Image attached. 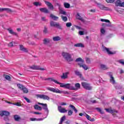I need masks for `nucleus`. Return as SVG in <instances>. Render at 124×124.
Segmentation results:
<instances>
[{
	"instance_id": "1",
	"label": "nucleus",
	"mask_w": 124,
	"mask_h": 124,
	"mask_svg": "<svg viewBox=\"0 0 124 124\" xmlns=\"http://www.w3.org/2000/svg\"><path fill=\"white\" fill-rule=\"evenodd\" d=\"M63 87H65V89L71 90V91H78V90L80 89L81 85L78 83H77L75 84V87H73L71 84L66 83V85L63 86Z\"/></svg>"
},
{
	"instance_id": "2",
	"label": "nucleus",
	"mask_w": 124,
	"mask_h": 124,
	"mask_svg": "<svg viewBox=\"0 0 124 124\" xmlns=\"http://www.w3.org/2000/svg\"><path fill=\"white\" fill-rule=\"evenodd\" d=\"M62 56L68 62H72L73 61V58H71V54L68 53L63 52L62 53Z\"/></svg>"
},
{
	"instance_id": "3",
	"label": "nucleus",
	"mask_w": 124,
	"mask_h": 124,
	"mask_svg": "<svg viewBox=\"0 0 124 124\" xmlns=\"http://www.w3.org/2000/svg\"><path fill=\"white\" fill-rule=\"evenodd\" d=\"M50 25L51 27H56L59 30H62V27L60 25V23L56 22L55 21H50Z\"/></svg>"
},
{
	"instance_id": "4",
	"label": "nucleus",
	"mask_w": 124,
	"mask_h": 124,
	"mask_svg": "<svg viewBox=\"0 0 124 124\" xmlns=\"http://www.w3.org/2000/svg\"><path fill=\"white\" fill-rule=\"evenodd\" d=\"M46 80H49L50 81H52L53 82H54V83H55V84H58V85H60L61 88H65V87H63V86H65V85H66V84L61 83V82L58 81V80H55V79H54L52 78H49L46 79Z\"/></svg>"
},
{
	"instance_id": "5",
	"label": "nucleus",
	"mask_w": 124,
	"mask_h": 124,
	"mask_svg": "<svg viewBox=\"0 0 124 124\" xmlns=\"http://www.w3.org/2000/svg\"><path fill=\"white\" fill-rule=\"evenodd\" d=\"M81 86L85 89V90H87L88 91H91L93 87L90 85V84L87 82H82Z\"/></svg>"
},
{
	"instance_id": "6",
	"label": "nucleus",
	"mask_w": 124,
	"mask_h": 124,
	"mask_svg": "<svg viewBox=\"0 0 124 124\" xmlns=\"http://www.w3.org/2000/svg\"><path fill=\"white\" fill-rule=\"evenodd\" d=\"M46 89L47 90V91H50L53 93H62V91L58 89H55L52 87H46Z\"/></svg>"
},
{
	"instance_id": "7",
	"label": "nucleus",
	"mask_w": 124,
	"mask_h": 124,
	"mask_svg": "<svg viewBox=\"0 0 124 124\" xmlns=\"http://www.w3.org/2000/svg\"><path fill=\"white\" fill-rule=\"evenodd\" d=\"M36 96L38 98H42V99H44V100H49V99H50L49 96L44 94H37Z\"/></svg>"
},
{
	"instance_id": "8",
	"label": "nucleus",
	"mask_w": 124,
	"mask_h": 124,
	"mask_svg": "<svg viewBox=\"0 0 124 124\" xmlns=\"http://www.w3.org/2000/svg\"><path fill=\"white\" fill-rule=\"evenodd\" d=\"M38 104H39V105H42V106H43V108L44 109V110H45V111L47 113H49V109H48V106L47 105V104L38 103Z\"/></svg>"
},
{
	"instance_id": "9",
	"label": "nucleus",
	"mask_w": 124,
	"mask_h": 124,
	"mask_svg": "<svg viewBox=\"0 0 124 124\" xmlns=\"http://www.w3.org/2000/svg\"><path fill=\"white\" fill-rule=\"evenodd\" d=\"M105 110L108 113H110V114H114V113H118V111L116 109H112V108H105Z\"/></svg>"
},
{
	"instance_id": "10",
	"label": "nucleus",
	"mask_w": 124,
	"mask_h": 124,
	"mask_svg": "<svg viewBox=\"0 0 124 124\" xmlns=\"http://www.w3.org/2000/svg\"><path fill=\"white\" fill-rule=\"evenodd\" d=\"M115 5H116V6L124 7V2H122L120 0H117L115 2Z\"/></svg>"
},
{
	"instance_id": "11",
	"label": "nucleus",
	"mask_w": 124,
	"mask_h": 124,
	"mask_svg": "<svg viewBox=\"0 0 124 124\" xmlns=\"http://www.w3.org/2000/svg\"><path fill=\"white\" fill-rule=\"evenodd\" d=\"M108 74H109L110 76V82L111 84L113 85H114V84H116V81L115 80V78H114V77L113 76H112V73H108Z\"/></svg>"
},
{
	"instance_id": "12",
	"label": "nucleus",
	"mask_w": 124,
	"mask_h": 124,
	"mask_svg": "<svg viewBox=\"0 0 124 124\" xmlns=\"http://www.w3.org/2000/svg\"><path fill=\"white\" fill-rule=\"evenodd\" d=\"M7 30L9 31L10 34H13V35H16V36H18V33L13 31V30H12L11 28L7 29Z\"/></svg>"
},
{
	"instance_id": "13",
	"label": "nucleus",
	"mask_w": 124,
	"mask_h": 124,
	"mask_svg": "<svg viewBox=\"0 0 124 124\" xmlns=\"http://www.w3.org/2000/svg\"><path fill=\"white\" fill-rule=\"evenodd\" d=\"M46 4L48 6L49 9H51L53 10L54 9V6L52 4V3L50 2L45 1Z\"/></svg>"
},
{
	"instance_id": "14",
	"label": "nucleus",
	"mask_w": 124,
	"mask_h": 124,
	"mask_svg": "<svg viewBox=\"0 0 124 124\" xmlns=\"http://www.w3.org/2000/svg\"><path fill=\"white\" fill-rule=\"evenodd\" d=\"M30 68H31V69H38L39 70H41V71L45 70V69L40 68V67H39V66H36L34 65L31 66Z\"/></svg>"
},
{
	"instance_id": "15",
	"label": "nucleus",
	"mask_w": 124,
	"mask_h": 124,
	"mask_svg": "<svg viewBox=\"0 0 124 124\" xmlns=\"http://www.w3.org/2000/svg\"><path fill=\"white\" fill-rule=\"evenodd\" d=\"M58 110L60 113H65L67 112V110L61 106L58 107Z\"/></svg>"
},
{
	"instance_id": "16",
	"label": "nucleus",
	"mask_w": 124,
	"mask_h": 124,
	"mask_svg": "<svg viewBox=\"0 0 124 124\" xmlns=\"http://www.w3.org/2000/svg\"><path fill=\"white\" fill-rule=\"evenodd\" d=\"M76 18L78 20L81 21V22H85V20H84L83 17H81V15H80V14L78 13L77 14Z\"/></svg>"
},
{
	"instance_id": "17",
	"label": "nucleus",
	"mask_w": 124,
	"mask_h": 124,
	"mask_svg": "<svg viewBox=\"0 0 124 124\" xmlns=\"http://www.w3.org/2000/svg\"><path fill=\"white\" fill-rule=\"evenodd\" d=\"M69 72H67L62 74V76H61L62 79H67Z\"/></svg>"
},
{
	"instance_id": "18",
	"label": "nucleus",
	"mask_w": 124,
	"mask_h": 124,
	"mask_svg": "<svg viewBox=\"0 0 124 124\" xmlns=\"http://www.w3.org/2000/svg\"><path fill=\"white\" fill-rule=\"evenodd\" d=\"M103 51H106V52H107L108 55H113L114 54V52H112L111 51H110V49H109V48H107V47H104Z\"/></svg>"
},
{
	"instance_id": "19",
	"label": "nucleus",
	"mask_w": 124,
	"mask_h": 124,
	"mask_svg": "<svg viewBox=\"0 0 124 124\" xmlns=\"http://www.w3.org/2000/svg\"><path fill=\"white\" fill-rule=\"evenodd\" d=\"M20 49L21 50V51H22V52H25V53H28V52L29 51L27 49V48L24 47V46L23 45L20 46Z\"/></svg>"
},
{
	"instance_id": "20",
	"label": "nucleus",
	"mask_w": 124,
	"mask_h": 124,
	"mask_svg": "<svg viewBox=\"0 0 124 124\" xmlns=\"http://www.w3.org/2000/svg\"><path fill=\"white\" fill-rule=\"evenodd\" d=\"M40 11H41V12H43L44 13H49V11H48V9H47L46 8H40Z\"/></svg>"
},
{
	"instance_id": "21",
	"label": "nucleus",
	"mask_w": 124,
	"mask_h": 124,
	"mask_svg": "<svg viewBox=\"0 0 124 124\" xmlns=\"http://www.w3.org/2000/svg\"><path fill=\"white\" fill-rule=\"evenodd\" d=\"M78 64L79 65L80 67H83L84 70H88V69L89 68L88 67V66L86 65L85 64H80L78 63Z\"/></svg>"
},
{
	"instance_id": "22",
	"label": "nucleus",
	"mask_w": 124,
	"mask_h": 124,
	"mask_svg": "<svg viewBox=\"0 0 124 124\" xmlns=\"http://www.w3.org/2000/svg\"><path fill=\"white\" fill-rule=\"evenodd\" d=\"M59 10V13L60 14H62V15H66V12L63 11V9H62V8L60 7Z\"/></svg>"
},
{
	"instance_id": "23",
	"label": "nucleus",
	"mask_w": 124,
	"mask_h": 124,
	"mask_svg": "<svg viewBox=\"0 0 124 124\" xmlns=\"http://www.w3.org/2000/svg\"><path fill=\"white\" fill-rule=\"evenodd\" d=\"M9 112L4 111V116H6V118H4L5 121H8V118H7L8 116H9Z\"/></svg>"
},
{
	"instance_id": "24",
	"label": "nucleus",
	"mask_w": 124,
	"mask_h": 124,
	"mask_svg": "<svg viewBox=\"0 0 124 124\" xmlns=\"http://www.w3.org/2000/svg\"><path fill=\"white\" fill-rule=\"evenodd\" d=\"M98 7H99V8H100V9L102 10H107V9H108V8L104 6V5L102 4H99Z\"/></svg>"
},
{
	"instance_id": "25",
	"label": "nucleus",
	"mask_w": 124,
	"mask_h": 124,
	"mask_svg": "<svg viewBox=\"0 0 124 124\" xmlns=\"http://www.w3.org/2000/svg\"><path fill=\"white\" fill-rule=\"evenodd\" d=\"M50 18H51V19H53V20H54V21H57L59 19V17L56 16L53 14L50 15Z\"/></svg>"
},
{
	"instance_id": "26",
	"label": "nucleus",
	"mask_w": 124,
	"mask_h": 124,
	"mask_svg": "<svg viewBox=\"0 0 124 124\" xmlns=\"http://www.w3.org/2000/svg\"><path fill=\"white\" fill-rule=\"evenodd\" d=\"M100 68L101 69H102L103 70H106L108 68V67L105 64H101Z\"/></svg>"
},
{
	"instance_id": "27",
	"label": "nucleus",
	"mask_w": 124,
	"mask_h": 124,
	"mask_svg": "<svg viewBox=\"0 0 124 124\" xmlns=\"http://www.w3.org/2000/svg\"><path fill=\"white\" fill-rule=\"evenodd\" d=\"M34 109H35V110H39V111H41V110H42V108H41V107L36 105H35L34 106Z\"/></svg>"
},
{
	"instance_id": "28",
	"label": "nucleus",
	"mask_w": 124,
	"mask_h": 124,
	"mask_svg": "<svg viewBox=\"0 0 124 124\" xmlns=\"http://www.w3.org/2000/svg\"><path fill=\"white\" fill-rule=\"evenodd\" d=\"M75 47H81V48H84V46L82 43L76 44L74 45Z\"/></svg>"
},
{
	"instance_id": "29",
	"label": "nucleus",
	"mask_w": 124,
	"mask_h": 124,
	"mask_svg": "<svg viewBox=\"0 0 124 124\" xmlns=\"http://www.w3.org/2000/svg\"><path fill=\"white\" fill-rule=\"evenodd\" d=\"M5 102H6V103H9V104H13L14 105H16V106H21V104H20V103H16L14 104L7 101H5Z\"/></svg>"
},
{
	"instance_id": "30",
	"label": "nucleus",
	"mask_w": 124,
	"mask_h": 124,
	"mask_svg": "<svg viewBox=\"0 0 124 124\" xmlns=\"http://www.w3.org/2000/svg\"><path fill=\"white\" fill-rule=\"evenodd\" d=\"M53 41H59V40H61V37L60 36H55L53 37Z\"/></svg>"
},
{
	"instance_id": "31",
	"label": "nucleus",
	"mask_w": 124,
	"mask_h": 124,
	"mask_svg": "<svg viewBox=\"0 0 124 124\" xmlns=\"http://www.w3.org/2000/svg\"><path fill=\"white\" fill-rule=\"evenodd\" d=\"M76 62H81V63H84V62H85V61H84L81 58H78V59H76Z\"/></svg>"
},
{
	"instance_id": "32",
	"label": "nucleus",
	"mask_w": 124,
	"mask_h": 124,
	"mask_svg": "<svg viewBox=\"0 0 124 124\" xmlns=\"http://www.w3.org/2000/svg\"><path fill=\"white\" fill-rule=\"evenodd\" d=\"M115 10L116 11H117V12H118V13H120V14H123V13H124V10L122 9H120L119 10L115 9Z\"/></svg>"
},
{
	"instance_id": "33",
	"label": "nucleus",
	"mask_w": 124,
	"mask_h": 124,
	"mask_svg": "<svg viewBox=\"0 0 124 124\" xmlns=\"http://www.w3.org/2000/svg\"><path fill=\"white\" fill-rule=\"evenodd\" d=\"M96 110H97V111H98V112L100 113V114H104V111H103V110H102V109H101V108H96Z\"/></svg>"
},
{
	"instance_id": "34",
	"label": "nucleus",
	"mask_w": 124,
	"mask_h": 124,
	"mask_svg": "<svg viewBox=\"0 0 124 124\" xmlns=\"http://www.w3.org/2000/svg\"><path fill=\"white\" fill-rule=\"evenodd\" d=\"M33 4L35 6H41L42 5V4L39 2H34Z\"/></svg>"
},
{
	"instance_id": "35",
	"label": "nucleus",
	"mask_w": 124,
	"mask_h": 124,
	"mask_svg": "<svg viewBox=\"0 0 124 124\" xmlns=\"http://www.w3.org/2000/svg\"><path fill=\"white\" fill-rule=\"evenodd\" d=\"M65 119H66L65 116H63L61 118V119L60 120V124H62V122H64V121H65Z\"/></svg>"
},
{
	"instance_id": "36",
	"label": "nucleus",
	"mask_w": 124,
	"mask_h": 124,
	"mask_svg": "<svg viewBox=\"0 0 124 124\" xmlns=\"http://www.w3.org/2000/svg\"><path fill=\"white\" fill-rule=\"evenodd\" d=\"M4 11H6V12H8V13H11V12H13L11 9L10 8H4Z\"/></svg>"
},
{
	"instance_id": "37",
	"label": "nucleus",
	"mask_w": 124,
	"mask_h": 124,
	"mask_svg": "<svg viewBox=\"0 0 124 124\" xmlns=\"http://www.w3.org/2000/svg\"><path fill=\"white\" fill-rule=\"evenodd\" d=\"M64 6L65 8H69L70 7V4L68 3L65 2L64 3Z\"/></svg>"
},
{
	"instance_id": "38",
	"label": "nucleus",
	"mask_w": 124,
	"mask_h": 124,
	"mask_svg": "<svg viewBox=\"0 0 124 124\" xmlns=\"http://www.w3.org/2000/svg\"><path fill=\"white\" fill-rule=\"evenodd\" d=\"M50 41H51V40L49 39H46L44 40V44H48Z\"/></svg>"
},
{
	"instance_id": "39",
	"label": "nucleus",
	"mask_w": 124,
	"mask_h": 124,
	"mask_svg": "<svg viewBox=\"0 0 124 124\" xmlns=\"http://www.w3.org/2000/svg\"><path fill=\"white\" fill-rule=\"evenodd\" d=\"M22 91H23L24 93H29V90H28V89L25 87L23 88Z\"/></svg>"
},
{
	"instance_id": "40",
	"label": "nucleus",
	"mask_w": 124,
	"mask_h": 124,
	"mask_svg": "<svg viewBox=\"0 0 124 124\" xmlns=\"http://www.w3.org/2000/svg\"><path fill=\"white\" fill-rule=\"evenodd\" d=\"M61 18L64 22H66L67 21V17L64 16H61Z\"/></svg>"
},
{
	"instance_id": "41",
	"label": "nucleus",
	"mask_w": 124,
	"mask_h": 124,
	"mask_svg": "<svg viewBox=\"0 0 124 124\" xmlns=\"http://www.w3.org/2000/svg\"><path fill=\"white\" fill-rule=\"evenodd\" d=\"M4 78L8 80V81H11V78L8 75H5L4 76Z\"/></svg>"
},
{
	"instance_id": "42",
	"label": "nucleus",
	"mask_w": 124,
	"mask_h": 124,
	"mask_svg": "<svg viewBox=\"0 0 124 124\" xmlns=\"http://www.w3.org/2000/svg\"><path fill=\"white\" fill-rule=\"evenodd\" d=\"M100 31L102 34H105V32H106V31H105V29L102 28L100 30Z\"/></svg>"
},
{
	"instance_id": "43",
	"label": "nucleus",
	"mask_w": 124,
	"mask_h": 124,
	"mask_svg": "<svg viewBox=\"0 0 124 124\" xmlns=\"http://www.w3.org/2000/svg\"><path fill=\"white\" fill-rule=\"evenodd\" d=\"M14 119L15 121H20V120H21V118H20L18 115H15L14 116Z\"/></svg>"
},
{
	"instance_id": "44",
	"label": "nucleus",
	"mask_w": 124,
	"mask_h": 124,
	"mask_svg": "<svg viewBox=\"0 0 124 124\" xmlns=\"http://www.w3.org/2000/svg\"><path fill=\"white\" fill-rule=\"evenodd\" d=\"M17 87L18 88H19V89H20V90H23L24 88V86H23V85L22 84H17Z\"/></svg>"
},
{
	"instance_id": "45",
	"label": "nucleus",
	"mask_w": 124,
	"mask_h": 124,
	"mask_svg": "<svg viewBox=\"0 0 124 124\" xmlns=\"http://www.w3.org/2000/svg\"><path fill=\"white\" fill-rule=\"evenodd\" d=\"M101 22H106V23H110V20L105 19H101Z\"/></svg>"
},
{
	"instance_id": "46",
	"label": "nucleus",
	"mask_w": 124,
	"mask_h": 124,
	"mask_svg": "<svg viewBox=\"0 0 124 124\" xmlns=\"http://www.w3.org/2000/svg\"><path fill=\"white\" fill-rule=\"evenodd\" d=\"M85 61L87 63H91V59L89 58H86Z\"/></svg>"
},
{
	"instance_id": "47",
	"label": "nucleus",
	"mask_w": 124,
	"mask_h": 124,
	"mask_svg": "<svg viewBox=\"0 0 124 124\" xmlns=\"http://www.w3.org/2000/svg\"><path fill=\"white\" fill-rule=\"evenodd\" d=\"M66 26L67 28H70V27L72 26V24H71L70 22H68L66 24Z\"/></svg>"
},
{
	"instance_id": "48",
	"label": "nucleus",
	"mask_w": 124,
	"mask_h": 124,
	"mask_svg": "<svg viewBox=\"0 0 124 124\" xmlns=\"http://www.w3.org/2000/svg\"><path fill=\"white\" fill-rule=\"evenodd\" d=\"M75 73L76 75H78V76H81V73H80L78 70L75 71Z\"/></svg>"
},
{
	"instance_id": "49",
	"label": "nucleus",
	"mask_w": 124,
	"mask_h": 124,
	"mask_svg": "<svg viewBox=\"0 0 124 124\" xmlns=\"http://www.w3.org/2000/svg\"><path fill=\"white\" fill-rule=\"evenodd\" d=\"M73 114V111L71 110H69L68 112V116H71Z\"/></svg>"
},
{
	"instance_id": "50",
	"label": "nucleus",
	"mask_w": 124,
	"mask_h": 124,
	"mask_svg": "<svg viewBox=\"0 0 124 124\" xmlns=\"http://www.w3.org/2000/svg\"><path fill=\"white\" fill-rule=\"evenodd\" d=\"M106 1L108 3H112L115 1V0H106Z\"/></svg>"
},
{
	"instance_id": "51",
	"label": "nucleus",
	"mask_w": 124,
	"mask_h": 124,
	"mask_svg": "<svg viewBox=\"0 0 124 124\" xmlns=\"http://www.w3.org/2000/svg\"><path fill=\"white\" fill-rule=\"evenodd\" d=\"M119 63H121L123 65H124V60H121L119 61Z\"/></svg>"
},
{
	"instance_id": "52",
	"label": "nucleus",
	"mask_w": 124,
	"mask_h": 124,
	"mask_svg": "<svg viewBox=\"0 0 124 124\" xmlns=\"http://www.w3.org/2000/svg\"><path fill=\"white\" fill-rule=\"evenodd\" d=\"M9 47H13L14 46L13 45V42H10L8 45Z\"/></svg>"
},
{
	"instance_id": "53",
	"label": "nucleus",
	"mask_w": 124,
	"mask_h": 124,
	"mask_svg": "<svg viewBox=\"0 0 124 124\" xmlns=\"http://www.w3.org/2000/svg\"><path fill=\"white\" fill-rule=\"evenodd\" d=\"M86 118L89 121H91V116L90 115L86 114Z\"/></svg>"
},
{
	"instance_id": "54",
	"label": "nucleus",
	"mask_w": 124,
	"mask_h": 124,
	"mask_svg": "<svg viewBox=\"0 0 124 124\" xmlns=\"http://www.w3.org/2000/svg\"><path fill=\"white\" fill-rule=\"evenodd\" d=\"M0 116L2 117V116H4V111H0Z\"/></svg>"
},
{
	"instance_id": "55",
	"label": "nucleus",
	"mask_w": 124,
	"mask_h": 124,
	"mask_svg": "<svg viewBox=\"0 0 124 124\" xmlns=\"http://www.w3.org/2000/svg\"><path fill=\"white\" fill-rule=\"evenodd\" d=\"M78 33H79V35H84V34H85L84 33V31H79L78 32Z\"/></svg>"
},
{
	"instance_id": "56",
	"label": "nucleus",
	"mask_w": 124,
	"mask_h": 124,
	"mask_svg": "<svg viewBox=\"0 0 124 124\" xmlns=\"http://www.w3.org/2000/svg\"><path fill=\"white\" fill-rule=\"evenodd\" d=\"M24 99H25V100H26L27 102H28V103H30V102H31L30 99H29L28 98L26 97H24Z\"/></svg>"
},
{
	"instance_id": "57",
	"label": "nucleus",
	"mask_w": 124,
	"mask_h": 124,
	"mask_svg": "<svg viewBox=\"0 0 124 124\" xmlns=\"http://www.w3.org/2000/svg\"><path fill=\"white\" fill-rule=\"evenodd\" d=\"M69 107L72 108L73 110H74L75 109V107L72 105H70Z\"/></svg>"
},
{
	"instance_id": "58",
	"label": "nucleus",
	"mask_w": 124,
	"mask_h": 124,
	"mask_svg": "<svg viewBox=\"0 0 124 124\" xmlns=\"http://www.w3.org/2000/svg\"><path fill=\"white\" fill-rule=\"evenodd\" d=\"M56 5H57V6H59V9H60V7H62L61 5V3H56Z\"/></svg>"
},
{
	"instance_id": "59",
	"label": "nucleus",
	"mask_w": 124,
	"mask_h": 124,
	"mask_svg": "<svg viewBox=\"0 0 124 124\" xmlns=\"http://www.w3.org/2000/svg\"><path fill=\"white\" fill-rule=\"evenodd\" d=\"M34 114H35L36 115H41L42 113L41 112H34Z\"/></svg>"
},
{
	"instance_id": "60",
	"label": "nucleus",
	"mask_w": 124,
	"mask_h": 124,
	"mask_svg": "<svg viewBox=\"0 0 124 124\" xmlns=\"http://www.w3.org/2000/svg\"><path fill=\"white\" fill-rule=\"evenodd\" d=\"M76 29H77V30H81V27L78 26H75Z\"/></svg>"
},
{
	"instance_id": "61",
	"label": "nucleus",
	"mask_w": 124,
	"mask_h": 124,
	"mask_svg": "<svg viewBox=\"0 0 124 124\" xmlns=\"http://www.w3.org/2000/svg\"><path fill=\"white\" fill-rule=\"evenodd\" d=\"M30 121H31L32 122L34 121H36V118H31L30 119Z\"/></svg>"
},
{
	"instance_id": "62",
	"label": "nucleus",
	"mask_w": 124,
	"mask_h": 124,
	"mask_svg": "<svg viewBox=\"0 0 124 124\" xmlns=\"http://www.w3.org/2000/svg\"><path fill=\"white\" fill-rule=\"evenodd\" d=\"M47 29L46 28H45L44 30V32H45V33H47Z\"/></svg>"
},
{
	"instance_id": "63",
	"label": "nucleus",
	"mask_w": 124,
	"mask_h": 124,
	"mask_svg": "<svg viewBox=\"0 0 124 124\" xmlns=\"http://www.w3.org/2000/svg\"><path fill=\"white\" fill-rule=\"evenodd\" d=\"M61 105H62V106H63L66 105V103H61Z\"/></svg>"
},
{
	"instance_id": "64",
	"label": "nucleus",
	"mask_w": 124,
	"mask_h": 124,
	"mask_svg": "<svg viewBox=\"0 0 124 124\" xmlns=\"http://www.w3.org/2000/svg\"><path fill=\"white\" fill-rule=\"evenodd\" d=\"M36 121H43V118L36 119Z\"/></svg>"
}]
</instances>
